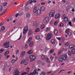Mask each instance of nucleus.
<instances>
[{
  "label": "nucleus",
  "mask_w": 75,
  "mask_h": 75,
  "mask_svg": "<svg viewBox=\"0 0 75 75\" xmlns=\"http://www.w3.org/2000/svg\"><path fill=\"white\" fill-rule=\"evenodd\" d=\"M63 18L64 19V23H68L69 22V20H68V17L67 16H65V15H64L63 16Z\"/></svg>",
  "instance_id": "obj_1"
},
{
  "label": "nucleus",
  "mask_w": 75,
  "mask_h": 75,
  "mask_svg": "<svg viewBox=\"0 0 75 75\" xmlns=\"http://www.w3.org/2000/svg\"><path fill=\"white\" fill-rule=\"evenodd\" d=\"M55 14V11L53 10L51 11L49 14V16L50 17H54Z\"/></svg>",
  "instance_id": "obj_2"
},
{
  "label": "nucleus",
  "mask_w": 75,
  "mask_h": 75,
  "mask_svg": "<svg viewBox=\"0 0 75 75\" xmlns=\"http://www.w3.org/2000/svg\"><path fill=\"white\" fill-rule=\"evenodd\" d=\"M52 37V33H49L47 35V36L46 37L47 40H50Z\"/></svg>",
  "instance_id": "obj_3"
},
{
  "label": "nucleus",
  "mask_w": 75,
  "mask_h": 75,
  "mask_svg": "<svg viewBox=\"0 0 75 75\" xmlns=\"http://www.w3.org/2000/svg\"><path fill=\"white\" fill-rule=\"evenodd\" d=\"M29 58L31 61H34L36 59V57L35 56L32 55L30 56Z\"/></svg>",
  "instance_id": "obj_4"
},
{
  "label": "nucleus",
  "mask_w": 75,
  "mask_h": 75,
  "mask_svg": "<svg viewBox=\"0 0 75 75\" xmlns=\"http://www.w3.org/2000/svg\"><path fill=\"white\" fill-rule=\"evenodd\" d=\"M20 74V72L18 71V69H16L14 70L13 75H19V74Z\"/></svg>",
  "instance_id": "obj_5"
},
{
  "label": "nucleus",
  "mask_w": 75,
  "mask_h": 75,
  "mask_svg": "<svg viewBox=\"0 0 75 75\" xmlns=\"http://www.w3.org/2000/svg\"><path fill=\"white\" fill-rule=\"evenodd\" d=\"M70 30H69V29H68L66 30L65 32L66 33H67V34L69 35V36H71V35H72V33L71 32H70V31H69Z\"/></svg>",
  "instance_id": "obj_6"
},
{
  "label": "nucleus",
  "mask_w": 75,
  "mask_h": 75,
  "mask_svg": "<svg viewBox=\"0 0 75 75\" xmlns=\"http://www.w3.org/2000/svg\"><path fill=\"white\" fill-rule=\"evenodd\" d=\"M9 44L10 42H8L4 43L3 45L4 46H5V48H8V47H9V46L8 44Z\"/></svg>",
  "instance_id": "obj_7"
},
{
  "label": "nucleus",
  "mask_w": 75,
  "mask_h": 75,
  "mask_svg": "<svg viewBox=\"0 0 75 75\" xmlns=\"http://www.w3.org/2000/svg\"><path fill=\"white\" fill-rule=\"evenodd\" d=\"M28 30V27H25L24 28V29L23 30V34H25V33H26L27 31Z\"/></svg>",
  "instance_id": "obj_8"
},
{
  "label": "nucleus",
  "mask_w": 75,
  "mask_h": 75,
  "mask_svg": "<svg viewBox=\"0 0 75 75\" xmlns=\"http://www.w3.org/2000/svg\"><path fill=\"white\" fill-rule=\"evenodd\" d=\"M43 21L45 23H47L49 21V17H46L45 18Z\"/></svg>",
  "instance_id": "obj_9"
},
{
  "label": "nucleus",
  "mask_w": 75,
  "mask_h": 75,
  "mask_svg": "<svg viewBox=\"0 0 75 75\" xmlns=\"http://www.w3.org/2000/svg\"><path fill=\"white\" fill-rule=\"evenodd\" d=\"M62 58L64 61H66L67 59V56L66 55H63L62 57Z\"/></svg>",
  "instance_id": "obj_10"
},
{
  "label": "nucleus",
  "mask_w": 75,
  "mask_h": 75,
  "mask_svg": "<svg viewBox=\"0 0 75 75\" xmlns=\"http://www.w3.org/2000/svg\"><path fill=\"white\" fill-rule=\"evenodd\" d=\"M25 55V52L22 51L21 52L20 56L21 57H23Z\"/></svg>",
  "instance_id": "obj_11"
},
{
  "label": "nucleus",
  "mask_w": 75,
  "mask_h": 75,
  "mask_svg": "<svg viewBox=\"0 0 75 75\" xmlns=\"http://www.w3.org/2000/svg\"><path fill=\"white\" fill-rule=\"evenodd\" d=\"M42 11L40 9H38L37 12L36 16H39L41 14Z\"/></svg>",
  "instance_id": "obj_12"
},
{
  "label": "nucleus",
  "mask_w": 75,
  "mask_h": 75,
  "mask_svg": "<svg viewBox=\"0 0 75 75\" xmlns=\"http://www.w3.org/2000/svg\"><path fill=\"white\" fill-rule=\"evenodd\" d=\"M38 23L37 22H36L34 23L33 24V26L35 28L37 27H38Z\"/></svg>",
  "instance_id": "obj_13"
},
{
  "label": "nucleus",
  "mask_w": 75,
  "mask_h": 75,
  "mask_svg": "<svg viewBox=\"0 0 75 75\" xmlns=\"http://www.w3.org/2000/svg\"><path fill=\"white\" fill-rule=\"evenodd\" d=\"M42 11H44L45 10V8L44 6H42L40 7V9Z\"/></svg>",
  "instance_id": "obj_14"
},
{
  "label": "nucleus",
  "mask_w": 75,
  "mask_h": 75,
  "mask_svg": "<svg viewBox=\"0 0 75 75\" xmlns=\"http://www.w3.org/2000/svg\"><path fill=\"white\" fill-rule=\"evenodd\" d=\"M32 38H32V37H31L29 38V39L27 41V43L28 44V43H30V42H31V40H32Z\"/></svg>",
  "instance_id": "obj_15"
},
{
  "label": "nucleus",
  "mask_w": 75,
  "mask_h": 75,
  "mask_svg": "<svg viewBox=\"0 0 75 75\" xmlns=\"http://www.w3.org/2000/svg\"><path fill=\"white\" fill-rule=\"evenodd\" d=\"M33 52V51L32 50H30L28 52H27V54H31Z\"/></svg>",
  "instance_id": "obj_16"
},
{
  "label": "nucleus",
  "mask_w": 75,
  "mask_h": 75,
  "mask_svg": "<svg viewBox=\"0 0 75 75\" xmlns=\"http://www.w3.org/2000/svg\"><path fill=\"white\" fill-rule=\"evenodd\" d=\"M60 16V15L59 14H56L55 15V18L56 19H57V18H58Z\"/></svg>",
  "instance_id": "obj_17"
},
{
  "label": "nucleus",
  "mask_w": 75,
  "mask_h": 75,
  "mask_svg": "<svg viewBox=\"0 0 75 75\" xmlns=\"http://www.w3.org/2000/svg\"><path fill=\"white\" fill-rule=\"evenodd\" d=\"M30 68L28 67H26V72H28H28H30Z\"/></svg>",
  "instance_id": "obj_18"
},
{
  "label": "nucleus",
  "mask_w": 75,
  "mask_h": 75,
  "mask_svg": "<svg viewBox=\"0 0 75 75\" xmlns=\"http://www.w3.org/2000/svg\"><path fill=\"white\" fill-rule=\"evenodd\" d=\"M33 73L35 75V74H38V70H37V69H35L34 70Z\"/></svg>",
  "instance_id": "obj_19"
},
{
  "label": "nucleus",
  "mask_w": 75,
  "mask_h": 75,
  "mask_svg": "<svg viewBox=\"0 0 75 75\" xmlns=\"http://www.w3.org/2000/svg\"><path fill=\"white\" fill-rule=\"evenodd\" d=\"M50 42L52 44H55V40L54 39H53L51 40Z\"/></svg>",
  "instance_id": "obj_20"
},
{
  "label": "nucleus",
  "mask_w": 75,
  "mask_h": 75,
  "mask_svg": "<svg viewBox=\"0 0 75 75\" xmlns=\"http://www.w3.org/2000/svg\"><path fill=\"white\" fill-rule=\"evenodd\" d=\"M74 47H75V46L74 45H71L69 46V48L70 49H72L73 48H74Z\"/></svg>",
  "instance_id": "obj_21"
},
{
  "label": "nucleus",
  "mask_w": 75,
  "mask_h": 75,
  "mask_svg": "<svg viewBox=\"0 0 75 75\" xmlns=\"http://www.w3.org/2000/svg\"><path fill=\"white\" fill-rule=\"evenodd\" d=\"M30 16H31V14L30 13H28L26 14V17L28 18H30Z\"/></svg>",
  "instance_id": "obj_22"
},
{
  "label": "nucleus",
  "mask_w": 75,
  "mask_h": 75,
  "mask_svg": "<svg viewBox=\"0 0 75 75\" xmlns=\"http://www.w3.org/2000/svg\"><path fill=\"white\" fill-rule=\"evenodd\" d=\"M50 31V29L48 28H46V30H45V32H46V33H48Z\"/></svg>",
  "instance_id": "obj_23"
},
{
  "label": "nucleus",
  "mask_w": 75,
  "mask_h": 75,
  "mask_svg": "<svg viewBox=\"0 0 75 75\" xmlns=\"http://www.w3.org/2000/svg\"><path fill=\"white\" fill-rule=\"evenodd\" d=\"M37 7L36 6L35 7L34 9V10H33V12L35 13L37 12Z\"/></svg>",
  "instance_id": "obj_24"
},
{
  "label": "nucleus",
  "mask_w": 75,
  "mask_h": 75,
  "mask_svg": "<svg viewBox=\"0 0 75 75\" xmlns=\"http://www.w3.org/2000/svg\"><path fill=\"white\" fill-rule=\"evenodd\" d=\"M72 54H75V48L73 49L72 50Z\"/></svg>",
  "instance_id": "obj_25"
},
{
  "label": "nucleus",
  "mask_w": 75,
  "mask_h": 75,
  "mask_svg": "<svg viewBox=\"0 0 75 75\" xmlns=\"http://www.w3.org/2000/svg\"><path fill=\"white\" fill-rule=\"evenodd\" d=\"M54 33L55 35H57L58 34V30L57 29L54 30Z\"/></svg>",
  "instance_id": "obj_26"
},
{
  "label": "nucleus",
  "mask_w": 75,
  "mask_h": 75,
  "mask_svg": "<svg viewBox=\"0 0 75 75\" xmlns=\"http://www.w3.org/2000/svg\"><path fill=\"white\" fill-rule=\"evenodd\" d=\"M33 44L34 43L33 42H31L30 44H29V47H32L33 46Z\"/></svg>",
  "instance_id": "obj_27"
},
{
  "label": "nucleus",
  "mask_w": 75,
  "mask_h": 75,
  "mask_svg": "<svg viewBox=\"0 0 75 75\" xmlns=\"http://www.w3.org/2000/svg\"><path fill=\"white\" fill-rule=\"evenodd\" d=\"M45 27V25L44 24H42L40 26V28L41 29H43V28H44Z\"/></svg>",
  "instance_id": "obj_28"
},
{
  "label": "nucleus",
  "mask_w": 75,
  "mask_h": 75,
  "mask_svg": "<svg viewBox=\"0 0 75 75\" xmlns=\"http://www.w3.org/2000/svg\"><path fill=\"white\" fill-rule=\"evenodd\" d=\"M33 33V31L32 30H29V32L28 33L29 35H31V34Z\"/></svg>",
  "instance_id": "obj_29"
},
{
  "label": "nucleus",
  "mask_w": 75,
  "mask_h": 75,
  "mask_svg": "<svg viewBox=\"0 0 75 75\" xmlns=\"http://www.w3.org/2000/svg\"><path fill=\"white\" fill-rule=\"evenodd\" d=\"M7 9H6L5 11H4V12H3L1 14L0 16H1V15H3V14H4L6 11H7Z\"/></svg>",
  "instance_id": "obj_30"
},
{
  "label": "nucleus",
  "mask_w": 75,
  "mask_h": 75,
  "mask_svg": "<svg viewBox=\"0 0 75 75\" xmlns=\"http://www.w3.org/2000/svg\"><path fill=\"white\" fill-rule=\"evenodd\" d=\"M69 43L67 42L65 44L64 46L65 47H67V46L69 45Z\"/></svg>",
  "instance_id": "obj_31"
},
{
  "label": "nucleus",
  "mask_w": 75,
  "mask_h": 75,
  "mask_svg": "<svg viewBox=\"0 0 75 75\" xmlns=\"http://www.w3.org/2000/svg\"><path fill=\"white\" fill-rule=\"evenodd\" d=\"M40 29L39 28H38L35 31V33H37V32H39L40 31Z\"/></svg>",
  "instance_id": "obj_32"
},
{
  "label": "nucleus",
  "mask_w": 75,
  "mask_h": 75,
  "mask_svg": "<svg viewBox=\"0 0 75 75\" xmlns=\"http://www.w3.org/2000/svg\"><path fill=\"white\" fill-rule=\"evenodd\" d=\"M68 54L69 56H71V55H72V51L71 52V51H69L68 52Z\"/></svg>",
  "instance_id": "obj_33"
},
{
  "label": "nucleus",
  "mask_w": 75,
  "mask_h": 75,
  "mask_svg": "<svg viewBox=\"0 0 75 75\" xmlns=\"http://www.w3.org/2000/svg\"><path fill=\"white\" fill-rule=\"evenodd\" d=\"M9 53V51H6L4 54V56H6V55H8Z\"/></svg>",
  "instance_id": "obj_34"
},
{
  "label": "nucleus",
  "mask_w": 75,
  "mask_h": 75,
  "mask_svg": "<svg viewBox=\"0 0 75 75\" xmlns=\"http://www.w3.org/2000/svg\"><path fill=\"white\" fill-rule=\"evenodd\" d=\"M58 24V21H57L55 22L54 25H57Z\"/></svg>",
  "instance_id": "obj_35"
},
{
  "label": "nucleus",
  "mask_w": 75,
  "mask_h": 75,
  "mask_svg": "<svg viewBox=\"0 0 75 75\" xmlns=\"http://www.w3.org/2000/svg\"><path fill=\"white\" fill-rule=\"evenodd\" d=\"M1 30L2 31H4L5 30V27L4 26H3L1 28Z\"/></svg>",
  "instance_id": "obj_36"
},
{
  "label": "nucleus",
  "mask_w": 75,
  "mask_h": 75,
  "mask_svg": "<svg viewBox=\"0 0 75 75\" xmlns=\"http://www.w3.org/2000/svg\"><path fill=\"white\" fill-rule=\"evenodd\" d=\"M69 8H70L69 6H67L66 7L67 12H68V10L69 9Z\"/></svg>",
  "instance_id": "obj_37"
},
{
  "label": "nucleus",
  "mask_w": 75,
  "mask_h": 75,
  "mask_svg": "<svg viewBox=\"0 0 75 75\" xmlns=\"http://www.w3.org/2000/svg\"><path fill=\"white\" fill-rule=\"evenodd\" d=\"M28 74V72H24L21 74V75H27Z\"/></svg>",
  "instance_id": "obj_38"
},
{
  "label": "nucleus",
  "mask_w": 75,
  "mask_h": 75,
  "mask_svg": "<svg viewBox=\"0 0 75 75\" xmlns=\"http://www.w3.org/2000/svg\"><path fill=\"white\" fill-rule=\"evenodd\" d=\"M54 51V49L51 50L50 52V54H52Z\"/></svg>",
  "instance_id": "obj_39"
},
{
  "label": "nucleus",
  "mask_w": 75,
  "mask_h": 75,
  "mask_svg": "<svg viewBox=\"0 0 75 75\" xmlns=\"http://www.w3.org/2000/svg\"><path fill=\"white\" fill-rule=\"evenodd\" d=\"M63 59H62L61 58H59V62H62Z\"/></svg>",
  "instance_id": "obj_40"
},
{
  "label": "nucleus",
  "mask_w": 75,
  "mask_h": 75,
  "mask_svg": "<svg viewBox=\"0 0 75 75\" xmlns=\"http://www.w3.org/2000/svg\"><path fill=\"white\" fill-rule=\"evenodd\" d=\"M36 38L37 40H39L40 39V36L38 35L36 37Z\"/></svg>",
  "instance_id": "obj_41"
},
{
  "label": "nucleus",
  "mask_w": 75,
  "mask_h": 75,
  "mask_svg": "<svg viewBox=\"0 0 75 75\" xmlns=\"http://www.w3.org/2000/svg\"><path fill=\"white\" fill-rule=\"evenodd\" d=\"M7 5V3L4 2L3 3V5L4 6H6Z\"/></svg>",
  "instance_id": "obj_42"
},
{
  "label": "nucleus",
  "mask_w": 75,
  "mask_h": 75,
  "mask_svg": "<svg viewBox=\"0 0 75 75\" xmlns=\"http://www.w3.org/2000/svg\"><path fill=\"white\" fill-rule=\"evenodd\" d=\"M3 10V7L1 5H0V12L1 11Z\"/></svg>",
  "instance_id": "obj_43"
},
{
  "label": "nucleus",
  "mask_w": 75,
  "mask_h": 75,
  "mask_svg": "<svg viewBox=\"0 0 75 75\" xmlns=\"http://www.w3.org/2000/svg\"><path fill=\"white\" fill-rule=\"evenodd\" d=\"M15 62V59L12 60L11 62V64H13Z\"/></svg>",
  "instance_id": "obj_44"
},
{
  "label": "nucleus",
  "mask_w": 75,
  "mask_h": 75,
  "mask_svg": "<svg viewBox=\"0 0 75 75\" xmlns=\"http://www.w3.org/2000/svg\"><path fill=\"white\" fill-rule=\"evenodd\" d=\"M63 26H64V24L62 23H61L59 25V27H63Z\"/></svg>",
  "instance_id": "obj_45"
},
{
  "label": "nucleus",
  "mask_w": 75,
  "mask_h": 75,
  "mask_svg": "<svg viewBox=\"0 0 75 75\" xmlns=\"http://www.w3.org/2000/svg\"><path fill=\"white\" fill-rule=\"evenodd\" d=\"M41 58L42 59H45V57L44 55L42 56Z\"/></svg>",
  "instance_id": "obj_46"
},
{
  "label": "nucleus",
  "mask_w": 75,
  "mask_h": 75,
  "mask_svg": "<svg viewBox=\"0 0 75 75\" xmlns=\"http://www.w3.org/2000/svg\"><path fill=\"white\" fill-rule=\"evenodd\" d=\"M18 16H21V15L20 14H19V13H17L15 17H17Z\"/></svg>",
  "instance_id": "obj_47"
},
{
  "label": "nucleus",
  "mask_w": 75,
  "mask_h": 75,
  "mask_svg": "<svg viewBox=\"0 0 75 75\" xmlns=\"http://www.w3.org/2000/svg\"><path fill=\"white\" fill-rule=\"evenodd\" d=\"M46 74L45 72H42L41 74H40V75H45Z\"/></svg>",
  "instance_id": "obj_48"
},
{
  "label": "nucleus",
  "mask_w": 75,
  "mask_h": 75,
  "mask_svg": "<svg viewBox=\"0 0 75 75\" xmlns=\"http://www.w3.org/2000/svg\"><path fill=\"white\" fill-rule=\"evenodd\" d=\"M9 57H10V55H7L6 56L5 58V59H8Z\"/></svg>",
  "instance_id": "obj_49"
},
{
  "label": "nucleus",
  "mask_w": 75,
  "mask_h": 75,
  "mask_svg": "<svg viewBox=\"0 0 75 75\" xmlns=\"http://www.w3.org/2000/svg\"><path fill=\"white\" fill-rule=\"evenodd\" d=\"M54 21L53 19H52L51 21H50V24H53V23H54Z\"/></svg>",
  "instance_id": "obj_50"
},
{
  "label": "nucleus",
  "mask_w": 75,
  "mask_h": 75,
  "mask_svg": "<svg viewBox=\"0 0 75 75\" xmlns=\"http://www.w3.org/2000/svg\"><path fill=\"white\" fill-rule=\"evenodd\" d=\"M46 62L47 63H49V62H50V60H49L48 59V58H46Z\"/></svg>",
  "instance_id": "obj_51"
},
{
  "label": "nucleus",
  "mask_w": 75,
  "mask_h": 75,
  "mask_svg": "<svg viewBox=\"0 0 75 75\" xmlns=\"http://www.w3.org/2000/svg\"><path fill=\"white\" fill-rule=\"evenodd\" d=\"M19 53V50H17L16 51V54H17Z\"/></svg>",
  "instance_id": "obj_52"
},
{
  "label": "nucleus",
  "mask_w": 75,
  "mask_h": 75,
  "mask_svg": "<svg viewBox=\"0 0 75 75\" xmlns=\"http://www.w3.org/2000/svg\"><path fill=\"white\" fill-rule=\"evenodd\" d=\"M4 49H1V50H0V53H1V52H3V51H4Z\"/></svg>",
  "instance_id": "obj_53"
},
{
  "label": "nucleus",
  "mask_w": 75,
  "mask_h": 75,
  "mask_svg": "<svg viewBox=\"0 0 75 75\" xmlns=\"http://www.w3.org/2000/svg\"><path fill=\"white\" fill-rule=\"evenodd\" d=\"M4 67H7V63H5L4 64Z\"/></svg>",
  "instance_id": "obj_54"
},
{
  "label": "nucleus",
  "mask_w": 75,
  "mask_h": 75,
  "mask_svg": "<svg viewBox=\"0 0 75 75\" xmlns=\"http://www.w3.org/2000/svg\"><path fill=\"white\" fill-rule=\"evenodd\" d=\"M27 48H28V46H27V44H26L25 46V49H27Z\"/></svg>",
  "instance_id": "obj_55"
},
{
  "label": "nucleus",
  "mask_w": 75,
  "mask_h": 75,
  "mask_svg": "<svg viewBox=\"0 0 75 75\" xmlns=\"http://www.w3.org/2000/svg\"><path fill=\"white\" fill-rule=\"evenodd\" d=\"M21 38H22V35H21L20 37V38H18V40H20L21 39Z\"/></svg>",
  "instance_id": "obj_56"
},
{
  "label": "nucleus",
  "mask_w": 75,
  "mask_h": 75,
  "mask_svg": "<svg viewBox=\"0 0 75 75\" xmlns=\"http://www.w3.org/2000/svg\"><path fill=\"white\" fill-rule=\"evenodd\" d=\"M25 11H28L29 10V8H25Z\"/></svg>",
  "instance_id": "obj_57"
},
{
  "label": "nucleus",
  "mask_w": 75,
  "mask_h": 75,
  "mask_svg": "<svg viewBox=\"0 0 75 75\" xmlns=\"http://www.w3.org/2000/svg\"><path fill=\"white\" fill-rule=\"evenodd\" d=\"M62 40L63 41H64V40H65V38H64V37H62L61 38Z\"/></svg>",
  "instance_id": "obj_58"
},
{
  "label": "nucleus",
  "mask_w": 75,
  "mask_h": 75,
  "mask_svg": "<svg viewBox=\"0 0 75 75\" xmlns=\"http://www.w3.org/2000/svg\"><path fill=\"white\" fill-rule=\"evenodd\" d=\"M75 18H74L72 20V22L73 23H75Z\"/></svg>",
  "instance_id": "obj_59"
},
{
  "label": "nucleus",
  "mask_w": 75,
  "mask_h": 75,
  "mask_svg": "<svg viewBox=\"0 0 75 75\" xmlns=\"http://www.w3.org/2000/svg\"><path fill=\"white\" fill-rule=\"evenodd\" d=\"M27 64H28V63L27 62H24V65H27Z\"/></svg>",
  "instance_id": "obj_60"
},
{
  "label": "nucleus",
  "mask_w": 75,
  "mask_h": 75,
  "mask_svg": "<svg viewBox=\"0 0 75 75\" xmlns=\"http://www.w3.org/2000/svg\"><path fill=\"white\" fill-rule=\"evenodd\" d=\"M25 61V60H24L23 61H22L21 62V64H23V63H24Z\"/></svg>",
  "instance_id": "obj_61"
},
{
  "label": "nucleus",
  "mask_w": 75,
  "mask_h": 75,
  "mask_svg": "<svg viewBox=\"0 0 75 75\" xmlns=\"http://www.w3.org/2000/svg\"><path fill=\"white\" fill-rule=\"evenodd\" d=\"M53 59H54V57H50V59L52 61L53 60Z\"/></svg>",
  "instance_id": "obj_62"
},
{
  "label": "nucleus",
  "mask_w": 75,
  "mask_h": 75,
  "mask_svg": "<svg viewBox=\"0 0 75 75\" xmlns=\"http://www.w3.org/2000/svg\"><path fill=\"white\" fill-rule=\"evenodd\" d=\"M61 51H59L58 53V55H60L61 54Z\"/></svg>",
  "instance_id": "obj_63"
},
{
  "label": "nucleus",
  "mask_w": 75,
  "mask_h": 75,
  "mask_svg": "<svg viewBox=\"0 0 75 75\" xmlns=\"http://www.w3.org/2000/svg\"><path fill=\"white\" fill-rule=\"evenodd\" d=\"M35 74L33 72V73H30V75H34Z\"/></svg>",
  "instance_id": "obj_64"
}]
</instances>
